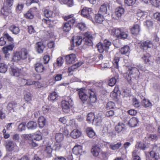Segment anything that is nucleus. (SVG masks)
Returning <instances> with one entry per match:
<instances>
[{"label": "nucleus", "mask_w": 160, "mask_h": 160, "mask_svg": "<svg viewBox=\"0 0 160 160\" xmlns=\"http://www.w3.org/2000/svg\"><path fill=\"white\" fill-rule=\"evenodd\" d=\"M78 94L79 98L84 103L88 99L87 103H94L97 100L95 92L92 89L85 90L80 88L78 90Z\"/></svg>", "instance_id": "nucleus-1"}, {"label": "nucleus", "mask_w": 160, "mask_h": 160, "mask_svg": "<svg viewBox=\"0 0 160 160\" xmlns=\"http://www.w3.org/2000/svg\"><path fill=\"white\" fill-rule=\"evenodd\" d=\"M83 34L84 44L88 46H92L93 44V40L95 38V34L89 31L85 32Z\"/></svg>", "instance_id": "nucleus-2"}, {"label": "nucleus", "mask_w": 160, "mask_h": 160, "mask_svg": "<svg viewBox=\"0 0 160 160\" xmlns=\"http://www.w3.org/2000/svg\"><path fill=\"white\" fill-rule=\"evenodd\" d=\"M111 34L113 36L121 39H126L128 36L127 32H125L123 30L119 28H113L111 30Z\"/></svg>", "instance_id": "nucleus-3"}, {"label": "nucleus", "mask_w": 160, "mask_h": 160, "mask_svg": "<svg viewBox=\"0 0 160 160\" xmlns=\"http://www.w3.org/2000/svg\"><path fill=\"white\" fill-rule=\"evenodd\" d=\"M139 44L140 48L144 50H147L149 48H153L154 46L153 43L149 40L141 42Z\"/></svg>", "instance_id": "nucleus-4"}, {"label": "nucleus", "mask_w": 160, "mask_h": 160, "mask_svg": "<svg viewBox=\"0 0 160 160\" xmlns=\"http://www.w3.org/2000/svg\"><path fill=\"white\" fill-rule=\"evenodd\" d=\"M81 13L82 15L84 17L89 19L92 18V13L91 8L87 7H84L82 10Z\"/></svg>", "instance_id": "nucleus-5"}, {"label": "nucleus", "mask_w": 160, "mask_h": 160, "mask_svg": "<svg viewBox=\"0 0 160 160\" xmlns=\"http://www.w3.org/2000/svg\"><path fill=\"white\" fill-rule=\"evenodd\" d=\"M72 101V100L70 98L69 101H68L66 100H63L62 101V108L63 112L65 113H67L69 111L70 102L71 103Z\"/></svg>", "instance_id": "nucleus-6"}, {"label": "nucleus", "mask_w": 160, "mask_h": 160, "mask_svg": "<svg viewBox=\"0 0 160 160\" xmlns=\"http://www.w3.org/2000/svg\"><path fill=\"white\" fill-rule=\"evenodd\" d=\"M6 149L9 151H14L17 147L16 143L10 140H7L6 142Z\"/></svg>", "instance_id": "nucleus-7"}, {"label": "nucleus", "mask_w": 160, "mask_h": 160, "mask_svg": "<svg viewBox=\"0 0 160 160\" xmlns=\"http://www.w3.org/2000/svg\"><path fill=\"white\" fill-rule=\"evenodd\" d=\"M82 40V38L80 36H77L75 38L72 39V41L71 42V48L69 49L72 50L73 49L74 47V43H75L76 46H78L80 45Z\"/></svg>", "instance_id": "nucleus-8"}, {"label": "nucleus", "mask_w": 160, "mask_h": 160, "mask_svg": "<svg viewBox=\"0 0 160 160\" xmlns=\"http://www.w3.org/2000/svg\"><path fill=\"white\" fill-rule=\"evenodd\" d=\"M34 68L36 71L38 73L42 72L45 69L42 63L37 62L35 64Z\"/></svg>", "instance_id": "nucleus-9"}, {"label": "nucleus", "mask_w": 160, "mask_h": 160, "mask_svg": "<svg viewBox=\"0 0 160 160\" xmlns=\"http://www.w3.org/2000/svg\"><path fill=\"white\" fill-rule=\"evenodd\" d=\"M65 59L67 63L70 64L73 63L76 59V55L74 54L67 55L66 56Z\"/></svg>", "instance_id": "nucleus-10"}, {"label": "nucleus", "mask_w": 160, "mask_h": 160, "mask_svg": "<svg viewBox=\"0 0 160 160\" xmlns=\"http://www.w3.org/2000/svg\"><path fill=\"white\" fill-rule=\"evenodd\" d=\"M11 69L10 73L12 75L16 77H18L19 75L20 70L18 68L16 67L11 66Z\"/></svg>", "instance_id": "nucleus-11"}, {"label": "nucleus", "mask_w": 160, "mask_h": 160, "mask_svg": "<svg viewBox=\"0 0 160 160\" xmlns=\"http://www.w3.org/2000/svg\"><path fill=\"white\" fill-rule=\"evenodd\" d=\"M100 151L99 147L97 145L93 146L91 149V152L92 154L95 157L98 156Z\"/></svg>", "instance_id": "nucleus-12"}, {"label": "nucleus", "mask_w": 160, "mask_h": 160, "mask_svg": "<svg viewBox=\"0 0 160 160\" xmlns=\"http://www.w3.org/2000/svg\"><path fill=\"white\" fill-rule=\"evenodd\" d=\"M139 120L138 118L133 117L128 121V124L130 127H133L136 126Z\"/></svg>", "instance_id": "nucleus-13"}, {"label": "nucleus", "mask_w": 160, "mask_h": 160, "mask_svg": "<svg viewBox=\"0 0 160 160\" xmlns=\"http://www.w3.org/2000/svg\"><path fill=\"white\" fill-rule=\"evenodd\" d=\"M52 141L49 142L46 145V146L45 152L48 154L49 156L51 155L52 151Z\"/></svg>", "instance_id": "nucleus-14"}, {"label": "nucleus", "mask_w": 160, "mask_h": 160, "mask_svg": "<svg viewBox=\"0 0 160 160\" xmlns=\"http://www.w3.org/2000/svg\"><path fill=\"white\" fill-rule=\"evenodd\" d=\"M115 129L118 133L123 132L126 129L125 125L122 123H118L116 126Z\"/></svg>", "instance_id": "nucleus-15"}, {"label": "nucleus", "mask_w": 160, "mask_h": 160, "mask_svg": "<svg viewBox=\"0 0 160 160\" xmlns=\"http://www.w3.org/2000/svg\"><path fill=\"white\" fill-rule=\"evenodd\" d=\"M119 75L117 74L114 77L110 78L108 81V85L111 87L113 86L118 79Z\"/></svg>", "instance_id": "nucleus-16"}, {"label": "nucleus", "mask_w": 160, "mask_h": 160, "mask_svg": "<svg viewBox=\"0 0 160 160\" xmlns=\"http://www.w3.org/2000/svg\"><path fill=\"white\" fill-rule=\"evenodd\" d=\"M124 9L122 7H119L116 9L115 15L117 17L120 18L124 14Z\"/></svg>", "instance_id": "nucleus-17"}, {"label": "nucleus", "mask_w": 160, "mask_h": 160, "mask_svg": "<svg viewBox=\"0 0 160 160\" xmlns=\"http://www.w3.org/2000/svg\"><path fill=\"white\" fill-rule=\"evenodd\" d=\"M36 48L38 53H42L45 48V46L43 42H38L36 44Z\"/></svg>", "instance_id": "nucleus-18"}, {"label": "nucleus", "mask_w": 160, "mask_h": 160, "mask_svg": "<svg viewBox=\"0 0 160 160\" xmlns=\"http://www.w3.org/2000/svg\"><path fill=\"white\" fill-rule=\"evenodd\" d=\"M140 31V26L138 24H136L131 29V31L132 34H138Z\"/></svg>", "instance_id": "nucleus-19"}, {"label": "nucleus", "mask_w": 160, "mask_h": 160, "mask_svg": "<svg viewBox=\"0 0 160 160\" xmlns=\"http://www.w3.org/2000/svg\"><path fill=\"white\" fill-rule=\"evenodd\" d=\"M104 15L99 13L95 15V19L98 23H101L104 20Z\"/></svg>", "instance_id": "nucleus-20"}, {"label": "nucleus", "mask_w": 160, "mask_h": 160, "mask_svg": "<svg viewBox=\"0 0 160 160\" xmlns=\"http://www.w3.org/2000/svg\"><path fill=\"white\" fill-rule=\"evenodd\" d=\"M86 131L88 136L89 138H93L95 137V133L92 128H86Z\"/></svg>", "instance_id": "nucleus-21"}, {"label": "nucleus", "mask_w": 160, "mask_h": 160, "mask_svg": "<svg viewBox=\"0 0 160 160\" xmlns=\"http://www.w3.org/2000/svg\"><path fill=\"white\" fill-rule=\"evenodd\" d=\"M83 63V62H79L73 65L70 67L68 68V72L69 73H70L71 72L73 71L75 69L81 66Z\"/></svg>", "instance_id": "nucleus-22"}, {"label": "nucleus", "mask_w": 160, "mask_h": 160, "mask_svg": "<svg viewBox=\"0 0 160 160\" xmlns=\"http://www.w3.org/2000/svg\"><path fill=\"white\" fill-rule=\"evenodd\" d=\"M107 6L106 4H104L101 6L100 8L99 13L105 15L107 14Z\"/></svg>", "instance_id": "nucleus-23"}, {"label": "nucleus", "mask_w": 160, "mask_h": 160, "mask_svg": "<svg viewBox=\"0 0 160 160\" xmlns=\"http://www.w3.org/2000/svg\"><path fill=\"white\" fill-rule=\"evenodd\" d=\"M9 29L13 34L16 35L18 34L20 31L19 27L15 25H12L10 26L9 28Z\"/></svg>", "instance_id": "nucleus-24"}, {"label": "nucleus", "mask_w": 160, "mask_h": 160, "mask_svg": "<svg viewBox=\"0 0 160 160\" xmlns=\"http://www.w3.org/2000/svg\"><path fill=\"white\" fill-rule=\"evenodd\" d=\"M21 59H25L27 58L28 55V51L25 49H22L21 52H19Z\"/></svg>", "instance_id": "nucleus-25"}, {"label": "nucleus", "mask_w": 160, "mask_h": 160, "mask_svg": "<svg viewBox=\"0 0 160 160\" xmlns=\"http://www.w3.org/2000/svg\"><path fill=\"white\" fill-rule=\"evenodd\" d=\"M81 134V132L77 129L73 130L71 133V137L74 138H77L79 137Z\"/></svg>", "instance_id": "nucleus-26"}, {"label": "nucleus", "mask_w": 160, "mask_h": 160, "mask_svg": "<svg viewBox=\"0 0 160 160\" xmlns=\"http://www.w3.org/2000/svg\"><path fill=\"white\" fill-rule=\"evenodd\" d=\"M18 105V104L15 102H11L8 104L7 108L9 111L13 110L14 109H17L16 108Z\"/></svg>", "instance_id": "nucleus-27"}, {"label": "nucleus", "mask_w": 160, "mask_h": 160, "mask_svg": "<svg viewBox=\"0 0 160 160\" xmlns=\"http://www.w3.org/2000/svg\"><path fill=\"white\" fill-rule=\"evenodd\" d=\"M72 151L73 153L75 155L79 154L82 152V147L80 146H75L73 148Z\"/></svg>", "instance_id": "nucleus-28"}, {"label": "nucleus", "mask_w": 160, "mask_h": 160, "mask_svg": "<svg viewBox=\"0 0 160 160\" xmlns=\"http://www.w3.org/2000/svg\"><path fill=\"white\" fill-rule=\"evenodd\" d=\"M98 50L100 53L103 52L104 51H108L105 47L103 43L99 42L97 45Z\"/></svg>", "instance_id": "nucleus-29"}, {"label": "nucleus", "mask_w": 160, "mask_h": 160, "mask_svg": "<svg viewBox=\"0 0 160 160\" xmlns=\"http://www.w3.org/2000/svg\"><path fill=\"white\" fill-rule=\"evenodd\" d=\"M37 124L36 122L30 121L27 124V127L28 129H34L37 127Z\"/></svg>", "instance_id": "nucleus-30"}, {"label": "nucleus", "mask_w": 160, "mask_h": 160, "mask_svg": "<svg viewBox=\"0 0 160 160\" xmlns=\"http://www.w3.org/2000/svg\"><path fill=\"white\" fill-rule=\"evenodd\" d=\"M64 136L63 134L61 133H56L55 137V139L57 142H60L63 139Z\"/></svg>", "instance_id": "nucleus-31"}, {"label": "nucleus", "mask_w": 160, "mask_h": 160, "mask_svg": "<svg viewBox=\"0 0 160 160\" xmlns=\"http://www.w3.org/2000/svg\"><path fill=\"white\" fill-rule=\"evenodd\" d=\"M73 15H71L67 16H65L64 19L65 20L67 21L68 22L71 23H74L75 21V20L74 18H73Z\"/></svg>", "instance_id": "nucleus-32"}, {"label": "nucleus", "mask_w": 160, "mask_h": 160, "mask_svg": "<svg viewBox=\"0 0 160 160\" xmlns=\"http://www.w3.org/2000/svg\"><path fill=\"white\" fill-rule=\"evenodd\" d=\"M8 69L7 65L4 63H0V72L5 73Z\"/></svg>", "instance_id": "nucleus-33"}, {"label": "nucleus", "mask_w": 160, "mask_h": 160, "mask_svg": "<svg viewBox=\"0 0 160 160\" xmlns=\"http://www.w3.org/2000/svg\"><path fill=\"white\" fill-rule=\"evenodd\" d=\"M38 123L40 128H42L46 124V119L43 117H41L38 119Z\"/></svg>", "instance_id": "nucleus-34"}, {"label": "nucleus", "mask_w": 160, "mask_h": 160, "mask_svg": "<svg viewBox=\"0 0 160 160\" xmlns=\"http://www.w3.org/2000/svg\"><path fill=\"white\" fill-rule=\"evenodd\" d=\"M110 154L108 151H102L101 152V159L102 160H107Z\"/></svg>", "instance_id": "nucleus-35"}, {"label": "nucleus", "mask_w": 160, "mask_h": 160, "mask_svg": "<svg viewBox=\"0 0 160 160\" xmlns=\"http://www.w3.org/2000/svg\"><path fill=\"white\" fill-rule=\"evenodd\" d=\"M94 118H95L94 114L92 112H90L87 115V120L88 123H90L94 122Z\"/></svg>", "instance_id": "nucleus-36"}, {"label": "nucleus", "mask_w": 160, "mask_h": 160, "mask_svg": "<svg viewBox=\"0 0 160 160\" xmlns=\"http://www.w3.org/2000/svg\"><path fill=\"white\" fill-rule=\"evenodd\" d=\"M137 16L140 18H143L144 17H146L147 15V12L144 11H142L139 10L138 11L137 13Z\"/></svg>", "instance_id": "nucleus-37"}, {"label": "nucleus", "mask_w": 160, "mask_h": 160, "mask_svg": "<svg viewBox=\"0 0 160 160\" xmlns=\"http://www.w3.org/2000/svg\"><path fill=\"white\" fill-rule=\"evenodd\" d=\"M71 29V25L68 22H65L63 25V29L64 31L69 32Z\"/></svg>", "instance_id": "nucleus-38"}, {"label": "nucleus", "mask_w": 160, "mask_h": 160, "mask_svg": "<svg viewBox=\"0 0 160 160\" xmlns=\"http://www.w3.org/2000/svg\"><path fill=\"white\" fill-rule=\"evenodd\" d=\"M130 48L128 46H125L121 48L120 49V52L122 54H125L129 52Z\"/></svg>", "instance_id": "nucleus-39"}, {"label": "nucleus", "mask_w": 160, "mask_h": 160, "mask_svg": "<svg viewBox=\"0 0 160 160\" xmlns=\"http://www.w3.org/2000/svg\"><path fill=\"white\" fill-rule=\"evenodd\" d=\"M122 145L121 142H118L116 144H111L110 145V148L112 150H115L119 148Z\"/></svg>", "instance_id": "nucleus-40"}, {"label": "nucleus", "mask_w": 160, "mask_h": 160, "mask_svg": "<svg viewBox=\"0 0 160 160\" xmlns=\"http://www.w3.org/2000/svg\"><path fill=\"white\" fill-rule=\"evenodd\" d=\"M59 1L62 4H67L69 7H71L73 4L72 0H59Z\"/></svg>", "instance_id": "nucleus-41"}, {"label": "nucleus", "mask_w": 160, "mask_h": 160, "mask_svg": "<svg viewBox=\"0 0 160 160\" xmlns=\"http://www.w3.org/2000/svg\"><path fill=\"white\" fill-rule=\"evenodd\" d=\"M44 14L45 16L47 18H48L52 16L53 12L51 10L46 9L44 11Z\"/></svg>", "instance_id": "nucleus-42"}, {"label": "nucleus", "mask_w": 160, "mask_h": 160, "mask_svg": "<svg viewBox=\"0 0 160 160\" xmlns=\"http://www.w3.org/2000/svg\"><path fill=\"white\" fill-rule=\"evenodd\" d=\"M150 155L152 159L153 160L158 158L159 157V155L158 153H156L154 151H151L150 152Z\"/></svg>", "instance_id": "nucleus-43"}, {"label": "nucleus", "mask_w": 160, "mask_h": 160, "mask_svg": "<svg viewBox=\"0 0 160 160\" xmlns=\"http://www.w3.org/2000/svg\"><path fill=\"white\" fill-rule=\"evenodd\" d=\"M150 56V54L146 53L144 54L143 56L142 57V59L145 63H147L150 62L149 58Z\"/></svg>", "instance_id": "nucleus-44"}, {"label": "nucleus", "mask_w": 160, "mask_h": 160, "mask_svg": "<svg viewBox=\"0 0 160 160\" xmlns=\"http://www.w3.org/2000/svg\"><path fill=\"white\" fill-rule=\"evenodd\" d=\"M19 52H17L14 54L12 60L15 62H18L21 60Z\"/></svg>", "instance_id": "nucleus-45"}, {"label": "nucleus", "mask_w": 160, "mask_h": 160, "mask_svg": "<svg viewBox=\"0 0 160 160\" xmlns=\"http://www.w3.org/2000/svg\"><path fill=\"white\" fill-rule=\"evenodd\" d=\"M136 2V0H124L125 4L128 6H132Z\"/></svg>", "instance_id": "nucleus-46"}, {"label": "nucleus", "mask_w": 160, "mask_h": 160, "mask_svg": "<svg viewBox=\"0 0 160 160\" xmlns=\"http://www.w3.org/2000/svg\"><path fill=\"white\" fill-rule=\"evenodd\" d=\"M58 97V95L55 92H53L50 94L48 97V99L51 100H54Z\"/></svg>", "instance_id": "nucleus-47"}, {"label": "nucleus", "mask_w": 160, "mask_h": 160, "mask_svg": "<svg viewBox=\"0 0 160 160\" xmlns=\"http://www.w3.org/2000/svg\"><path fill=\"white\" fill-rule=\"evenodd\" d=\"M2 13L4 15L7 16L9 13H11L10 10L9 9H6L5 7H3L1 10Z\"/></svg>", "instance_id": "nucleus-48"}, {"label": "nucleus", "mask_w": 160, "mask_h": 160, "mask_svg": "<svg viewBox=\"0 0 160 160\" xmlns=\"http://www.w3.org/2000/svg\"><path fill=\"white\" fill-rule=\"evenodd\" d=\"M119 58L118 57H115L112 61L113 65L115 68H119L118 66V62L119 61Z\"/></svg>", "instance_id": "nucleus-49"}, {"label": "nucleus", "mask_w": 160, "mask_h": 160, "mask_svg": "<svg viewBox=\"0 0 160 160\" xmlns=\"http://www.w3.org/2000/svg\"><path fill=\"white\" fill-rule=\"evenodd\" d=\"M150 3L153 6L158 7L160 5V0H149Z\"/></svg>", "instance_id": "nucleus-50"}, {"label": "nucleus", "mask_w": 160, "mask_h": 160, "mask_svg": "<svg viewBox=\"0 0 160 160\" xmlns=\"http://www.w3.org/2000/svg\"><path fill=\"white\" fill-rule=\"evenodd\" d=\"M25 101L28 102H30L32 100L31 94L30 93H26L24 97Z\"/></svg>", "instance_id": "nucleus-51"}, {"label": "nucleus", "mask_w": 160, "mask_h": 160, "mask_svg": "<svg viewBox=\"0 0 160 160\" xmlns=\"http://www.w3.org/2000/svg\"><path fill=\"white\" fill-rule=\"evenodd\" d=\"M42 21L43 23H46V24L49 25L50 26H52L53 22V21L51 20L48 19H43L42 20Z\"/></svg>", "instance_id": "nucleus-52"}, {"label": "nucleus", "mask_w": 160, "mask_h": 160, "mask_svg": "<svg viewBox=\"0 0 160 160\" xmlns=\"http://www.w3.org/2000/svg\"><path fill=\"white\" fill-rule=\"evenodd\" d=\"M24 16L26 18L31 19L33 18L34 16L32 13L31 10H29L24 14Z\"/></svg>", "instance_id": "nucleus-53"}, {"label": "nucleus", "mask_w": 160, "mask_h": 160, "mask_svg": "<svg viewBox=\"0 0 160 160\" xmlns=\"http://www.w3.org/2000/svg\"><path fill=\"white\" fill-rule=\"evenodd\" d=\"M103 44L106 48L107 50H108L109 48V46L111 45V42L109 40L105 39L103 43Z\"/></svg>", "instance_id": "nucleus-54"}, {"label": "nucleus", "mask_w": 160, "mask_h": 160, "mask_svg": "<svg viewBox=\"0 0 160 160\" xmlns=\"http://www.w3.org/2000/svg\"><path fill=\"white\" fill-rule=\"evenodd\" d=\"M14 0H6L5 1V5L8 7H10L13 4Z\"/></svg>", "instance_id": "nucleus-55"}, {"label": "nucleus", "mask_w": 160, "mask_h": 160, "mask_svg": "<svg viewBox=\"0 0 160 160\" xmlns=\"http://www.w3.org/2000/svg\"><path fill=\"white\" fill-rule=\"evenodd\" d=\"M115 103L112 102H108L107 104L106 108L108 109L113 108L115 107Z\"/></svg>", "instance_id": "nucleus-56"}, {"label": "nucleus", "mask_w": 160, "mask_h": 160, "mask_svg": "<svg viewBox=\"0 0 160 160\" xmlns=\"http://www.w3.org/2000/svg\"><path fill=\"white\" fill-rule=\"evenodd\" d=\"M102 118L100 115H98L96 116L95 115L94 122H95L96 123H100L102 122Z\"/></svg>", "instance_id": "nucleus-57"}, {"label": "nucleus", "mask_w": 160, "mask_h": 160, "mask_svg": "<svg viewBox=\"0 0 160 160\" xmlns=\"http://www.w3.org/2000/svg\"><path fill=\"white\" fill-rule=\"evenodd\" d=\"M128 69L131 72L130 73L132 74L133 73H137L138 72V69L135 67H131L128 68Z\"/></svg>", "instance_id": "nucleus-58"}, {"label": "nucleus", "mask_w": 160, "mask_h": 160, "mask_svg": "<svg viewBox=\"0 0 160 160\" xmlns=\"http://www.w3.org/2000/svg\"><path fill=\"white\" fill-rule=\"evenodd\" d=\"M26 79L19 77L18 79V82L22 85H26Z\"/></svg>", "instance_id": "nucleus-59"}, {"label": "nucleus", "mask_w": 160, "mask_h": 160, "mask_svg": "<svg viewBox=\"0 0 160 160\" xmlns=\"http://www.w3.org/2000/svg\"><path fill=\"white\" fill-rule=\"evenodd\" d=\"M63 63V58L60 57L58 58L57 61V64L58 66H61Z\"/></svg>", "instance_id": "nucleus-60"}, {"label": "nucleus", "mask_w": 160, "mask_h": 160, "mask_svg": "<svg viewBox=\"0 0 160 160\" xmlns=\"http://www.w3.org/2000/svg\"><path fill=\"white\" fill-rule=\"evenodd\" d=\"M23 6L24 4L23 3H18L16 8L17 11L18 12H19L20 11H21L22 9V8H23Z\"/></svg>", "instance_id": "nucleus-61"}, {"label": "nucleus", "mask_w": 160, "mask_h": 160, "mask_svg": "<svg viewBox=\"0 0 160 160\" xmlns=\"http://www.w3.org/2000/svg\"><path fill=\"white\" fill-rule=\"evenodd\" d=\"M133 106L136 107L138 108L140 106V104L138 100L135 98H134L133 99Z\"/></svg>", "instance_id": "nucleus-62"}, {"label": "nucleus", "mask_w": 160, "mask_h": 160, "mask_svg": "<svg viewBox=\"0 0 160 160\" xmlns=\"http://www.w3.org/2000/svg\"><path fill=\"white\" fill-rule=\"evenodd\" d=\"M148 139L152 141H156L157 140L158 137L156 134H150L148 137Z\"/></svg>", "instance_id": "nucleus-63"}, {"label": "nucleus", "mask_w": 160, "mask_h": 160, "mask_svg": "<svg viewBox=\"0 0 160 160\" xmlns=\"http://www.w3.org/2000/svg\"><path fill=\"white\" fill-rule=\"evenodd\" d=\"M33 138L35 140L39 141L42 138V136L40 134L36 133L33 135Z\"/></svg>", "instance_id": "nucleus-64"}]
</instances>
